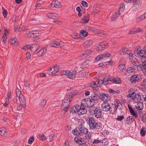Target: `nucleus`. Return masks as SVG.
<instances>
[{
	"label": "nucleus",
	"instance_id": "f257e3e1",
	"mask_svg": "<svg viewBox=\"0 0 146 146\" xmlns=\"http://www.w3.org/2000/svg\"><path fill=\"white\" fill-rule=\"evenodd\" d=\"M74 95L75 94L73 93H70L68 95L65 96L63 101L62 102L61 107L65 111V113L68 111L69 108V104Z\"/></svg>",
	"mask_w": 146,
	"mask_h": 146
},
{
	"label": "nucleus",
	"instance_id": "f03ea898",
	"mask_svg": "<svg viewBox=\"0 0 146 146\" xmlns=\"http://www.w3.org/2000/svg\"><path fill=\"white\" fill-rule=\"evenodd\" d=\"M88 111L91 115H94L97 118H100L102 116V111L100 107L94 106L90 108Z\"/></svg>",
	"mask_w": 146,
	"mask_h": 146
},
{
	"label": "nucleus",
	"instance_id": "7ed1b4c3",
	"mask_svg": "<svg viewBox=\"0 0 146 146\" xmlns=\"http://www.w3.org/2000/svg\"><path fill=\"white\" fill-rule=\"evenodd\" d=\"M134 54L136 56L139 57V56L141 57L145 58L146 50L144 49V47L142 50L140 46H138L137 48H136L134 50Z\"/></svg>",
	"mask_w": 146,
	"mask_h": 146
},
{
	"label": "nucleus",
	"instance_id": "20e7f679",
	"mask_svg": "<svg viewBox=\"0 0 146 146\" xmlns=\"http://www.w3.org/2000/svg\"><path fill=\"white\" fill-rule=\"evenodd\" d=\"M16 96H18V98L21 105H25L26 101L24 97L21 93V91L19 89L17 88L16 90Z\"/></svg>",
	"mask_w": 146,
	"mask_h": 146
},
{
	"label": "nucleus",
	"instance_id": "39448f33",
	"mask_svg": "<svg viewBox=\"0 0 146 146\" xmlns=\"http://www.w3.org/2000/svg\"><path fill=\"white\" fill-rule=\"evenodd\" d=\"M128 96L136 103L139 102L141 100V96L139 94H136L135 92L129 94Z\"/></svg>",
	"mask_w": 146,
	"mask_h": 146
},
{
	"label": "nucleus",
	"instance_id": "423d86ee",
	"mask_svg": "<svg viewBox=\"0 0 146 146\" xmlns=\"http://www.w3.org/2000/svg\"><path fill=\"white\" fill-rule=\"evenodd\" d=\"M109 46L108 43L106 41H104L100 42L97 46L96 47V49L97 51H102L106 48H107Z\"/></svg>",
	"mask_w": 146,
	"mask_h": 146
},
{
	"label": "nucleus",
	"instance_id": "0eeeda50",
	"mask_svg": "<svg viewBox=\"0 0 146 146\" xmlns=\"http://www.w3.org/2000/svg\"><path fill=\"white\" fill-rule=\"evenodd\" d=\"M141 77L138 75H134L128 78V80L131 82L135 84L139 81Z\"/></svg>",
	"mask_w": 146,
	"mask_h": 146
},
{
	"label": "nucleus",
	"instance_id": "6e6552de",
	"mask_svg": "<svg viewBox=\"0 0 146 146\" xmlns=\"http://www.w3.org/2000/svg\"><path fill=\"white\" fill-rule=\"evenodd\" d=\"M110 102H104L102 105V109L104 111H108L111 108Z\"/></svg>",
	"mask_w": 146,
	"mask_h": 146
},
{
	"label": "nucleus",
	"instance_id": "1a4fd4ad",
	"mask_svg": "<svg viewBox=\"0 0 146 146\" xmlns=\"http://www.w3.org/2000/svg\"><path fill=\"white\" fill-rule=\"evenodd\" d=\"M110 56V54L108 53H104L97 56L95 58V61L98 62L102 59H105L106 58L109 57Z\"/></svg>",
	"mask_w": 146,
	"mask_h": 146
},
{
	"label": "nucleus",
	"instance_id": "9d476101",
	"mask_svg": "<svg viewBox=\"0 0 146 146\" xmlns=\"http://www.w3.org/2000/svg\"><path fill=\"white\" fill-rule=\"evenodd\" d=\"M83 102H84V104L86 107H90V108L93 107V106L95 104L94 102L92 101L90 98L86 99L83 101Z\"/></svg>",
	"mask_w": 146,
	"mask_h": 146
},
{
	"label": "nucleus",
	"instance_id": "9b49d317",
	"mask_svg": "<svg viewBox=\"0 0 146 146\" xmlns=\"http://www.w3.org/2000/svg\"><path fill=\"white\" fill-rule=\"evenodd\" d=\"M74 141L79 145L85 144L86 142V140L85 139L83 138L80 136L75 137L74 138Z\"/></svg>",
	"mask_w": 146,
	"mask_h": 146
},
{
	"label": "nucleus",
	"instance_id": "f8f14e48",
	"mask_svg": "<svg viewBox=\"0 0 146 146\" xmlns=\"http://www.w3.org/2000/svg\"><path fill=\"white\" fill-rule=\"evenodd\" d=\"M100 99L104 102H110V97L108 94L103 93L100 95Z\"/></svg>",
	"mask_w": 146,
	"mask_h": 146
},
{
	"label": "nucleus",
	"instance_id": "ddd939ff",
	"mask_svg": "<svg viewBox=\"0 0 146 146\" xmlns=\"http://www.w3.org/2000/svg\"><path fill=\"white\" fill-rule=\"evenodd\" d=\"M88 124L90 128L93 129H94L95 125L96 122L94 119L92 117H89Z\"/></svg>",
	"mask_w": 146,
	"mask_h": 146
},
{
	"label": "nucleus",
	"instance_id": "4468645a",
	"mask_svg": "<svg viewBox=\"0 0 146 146\" xmlns=\"http://www.w3.org/2000/svg\"><path fill=\"white\" fill-rule=\"evenodd\" d=\"M109 84L112 83H115L116 84H119L121 83V80L120 78L118 77H108Z\"/></svg>",
	"mask_w": 146,
	"mask_h": 146
},
{
	"label": "nucleus",
	"instance_id": "2eb2a0df",
	"mask_svg": "<svg viewBox=\"0 0 146 146\" xmlns=\"http://www.w3.org/2000/svg\"><path fill=\"white\" fill-rule=\"evenodd\" d=\"M108 80V77H105L103 80H100L98 81L97 84H99L100 86L102 85L103 84H104L105 85H107V84H109Z\"/></svg>",
	"mask_w": 146,
	"mask_h": 146
},
{
	"label": "nucleus",
	"instance_id": "dca6fc26",
	"mask_svg": "<svg viewBox=\"0 0 146 146\" xmlns=\"http://www.w3.org/2000/svg\"><path fill=\"white\" fill-rule=\"evenodd\" d=\"M50 45L52 47H58L63 46V44L62 42L60 43L59 42L54 41L50 43Z\"/></svg>",
	"mask_w": 146,
	"mask_h": 146
},
{
	"label": "nucleus",
	"instance_id": "f3484780",
	"mask_svg": "<svg viewBox=\"0 0 146 146\" xmlns=\"http://www.w3.org/2000/svg\"><path fill=\"white\" fill-rule=\"evenodd\" d=\"M128 108L131 115L134 116L136 118H137L138 115L137 112L133 109L131 106L129 104L128 105Z\"/></svg>",
	"mask_w": 146,
	"mask_h": 146
},
{
	"label": "nucleus",
	"instance_id": "a211bd4d",
	"mask_svg": "<svg viewBox=\"0 0 146 146\" xmlns=\"http://www.w3.org/2000/svg\"><path fill=\"white\" fill-rule=\"evenodd\" d=\"M79 132L81 133V135H82V133L84 134H86L88 133V129L83 127L82 126H80L78 128Z\"/></svg>",
	"mask_w": 146,
	"mask_h": 146
},
{
	"label": "nucleus",
	"instance_id": "6ab92c4d",
	"mask_svg": "<svg viewBox=\"0 0 146 146\" xmlns=\"http://www.w3.org/2000/svg\"><path fill=\"white\" fill-rule=\"evenodd\" d=\"M47 51V49L46 48H42L37 53V55L38 57H41L44 55L46 53Z\"/></svg>",
	"mask_w": 146,
	"mask_h": 146
},
{
	"label": "nucleus",
	"instance_id": "aec40b11",
	"mask_svg": "<svg viewBox=\"0 0 146 146\" xmlns=\"http://www.w3.org/2000/svg\"><path fill=\"white\" fill-rule=\"evenodd\" d=\"M93 43V41L92 40H86L84 43V46L85 48L90 47L92 45Z\"/></svg>",
	"mask_w": 146,
	"mask_h": 146
},
{
	"label": "nucleus",
	"instance_id": "412c9836",
	"mask_svg": "<svg viewBox=\"0 0 146 146\" xmlns=\"http://www.w3.org/2000/svg\"><path fill=\"white\" fill-rule=\"evenodd\" d=\"M83 108H79V111H78V115H81L82 114H86L87 112L86 109L83 106Z\"/></svg>",
	"mask_w": 146,
	"mask_h": 146
},
{
	"label": "nucleus",
	"instance_id": "4be33fe9",
	"mask_svg": "<svg viewBox=\"0 0 146 146\" xmlns=\"http://www.w3.org/2000/svg\"><path fill=\"white\" fill-rule=\"evenodd\" d=\"M131 63L134 66V67H135L136 68L141 66V64H140L139 62L135 58H134L133 61H131Z\"/></svg>",
	"mask_w": 146,
	"mask_h": 146
},
{
	"label": "nucleus",
	"instance_id": "5701e85b",
	"mask_svg": "<svg viewBox=\"0 0 146 146\" xmlns=\"http://www.w3.org/2000/svg\"><path fill=\"white\" fill-rule=\"evenodd\" d=\"M121 15L120 12H118L115 13L112 15L110 17L111 20L112 21H114L115 20Z\"/></svg>",
	"mask_w": 146,
	"mask_h": 146
},
{
	"label": "nucleus",
	"instance_id": "b1692460",
	"mask_svg": "<svg viewBox=\"0 0 146 146\" xmlns=\"http://www.w3.org/2000/svg\"><path fill=\"white\" fill-rule=\"evenodd\" d=\"M40 46L38 44H33L32 46L31 50L33 52H35L39 48Z\"/></svg>",
	"mask_w": 146,
	"mask_h": 146
},
{
	"label": "nucleus",
	"instance_id": "393cba45",
	"mask_svg": "<svg viewBox=\"0 0 146 146\" xmlns=\"http://www.w3.org/2000/svg\"><path fill=\"white\" fill-rule=\"evenodd\" d=\"M90 97V99L92 101L94 102L95 103L98 100V95L94 93L92 94Z\"/></svg>",
	"mask_w": 146,
	"mask_h": 146
},
{
	"label": "nucleus",
	"instance_id": "a878e982",
	"mask_svg": "<svg viewBox=\"0 0 146 146\" xmlns=\"http://www.w3.org/2000/svg\"><path fill=\"white\" fill-rule=\"evenodd\" d=\"M49 18L53 19H56L57 18L58 15L54 13H49L46 15Z\"/></svg>",
	"mask_w": 146,
	"mask_h": 146
},
{
	"label": "nucleus",
	"instance_id": "bb28decb",
	"mask_svg": "<svg viewBox=\"0 0 146 146\" xmlns=\"http://www.w3.org/2000/svg\"><path fill=\"white\" fill-rule=\"evenodd\" d=\"M92 53V50H88L85 51L82 54V55L86 57L90 55Z\"/></svg>",
	"mask_w": 146,
	"mask_h": 146
},
{
	"label": "nucleus",
	"instance_id": "cd10ccee",
	"mask_svg": "<svg viewBox=\"0 0 146 146\" xmlns=\"http://www.w3.org/2000/svg\"><path fill=\"white\" fill-rule=\"evenodd\" d=\"M136 109L139 110H142L143 108V102H138L135 106Z\"/></svg>",
	"mask_w": 146,
	"mask_h": 146
},
{
	"label": "nucleus",
	"instance_id": "c85d7f7f",
	"mask_svg": "<svg viewBox=\"0 0 146 146\" xmlns=\"http://www.w3.org/2000/svg\"><path fill=\"white\" fill-rule=\"evenodd\" d=\"M6 131H5V128L4 127H2L0 129V135L3 136H6Z\"/></svg>",
	"mask_w": 146,
	"mask_h": 146
},
{
	"label": "nucleus",
	"instance_id": "c756f323",
	"mask_svg": "<svg viewBox=\"0 0 146 146\" xmlns=\"http://www.w3.org/2000/svg\"><path fill=\"white\" fill-rule=\"evenodd\" d=\"M71 36L74 39H81L82 38H81V35H80L77 33H73L72 34Z\"/></svg>",
	"mask_w": 146,
	"mask_h": 146
},
{
	"label": "nucleus",
	"instance_id": "7c9ffc66",
	"mask_svg": "<svg viewBox=\"0 0 146 146\" xmlns=\"http://www.w3.org/2000/svg\"><path fill=\"white\" fill-rule=\"evenodd\" d=\"M116 103L114 105L115 108H117V109L118 108L121 109L122 106L121 103L119 101L117 100H116Z\"/></svg>",
	"mask_w": 146,
	"mask_h": 146
},
{
	"label": "nucleus",
	"instance_id": "2f4dec72",
	"mask_svg": "<svg viewBox=\"0 0 146 146\" xmlns=\"http://www.w3.org/2000/svg\"><path fill=\"white\" fill-rule=\"evenodd\" d=\"M89 20L88 15L85 16L81 20V23H88Z\"/></svg>",
	"mask_w": 146,
	"mask_h": 146
},
{
	"label": "nucleus",
	"instance_id": "473e14b6",
	"mask_svg": "<svg viewBox=\"0 0 146 146\" xmlns=\"http://www.w3.org/2000/svg\"><path fill=\"white\" fill-rule=\"evenodd\" d=\"M52 4L54 5V7H60L61 6L60 2L58 1H53L52 3Z\"/></svg>",
	"mask_w": 146,
	"mask_h": 146
},
{
	"label": "nucleus",
	"instance_id": "72a5a7b5",
	"mask_svg": "<svg viewBox=\"0 0 146 146\" xmlns=\"http://www.w3.org/2000/svg\"><path fill=\"white\" fill-rule=\"evenodd\" d=\"M72 133L75 135L77 136H81V133L79 132L78 129L76 128L75 129L72 130Z\"/></svg>",
	"mask_w": 146,
	"mask_h": 146
},
{
	"label": "nucleus",
	"instance_id": "f704fd0d",
	"mask_svg": "<svg viewBox=\"0 0 146 146\" xmlns=\"http://www.w3.org/2000/svg\"><path fill=\"white\" fill-rule=\"evenodd\" d=\"M146 129L144 127H142L140 131V134L141 136L143 137L145 135L146 133V131L145 130Z\"/></svg>",
	"mask_w": 146,
	"mask_h": 146
},
{
	"label": "nucleus",
	"instance_id": "c9c22d12",
	"mask_svg": "<svg viewBox=\"0 0 146 146\" xmlns=\"http://www.w3.org/2000/svg\"><path fill=\"white\" fill-rule=\"evenodd\" d=\"M90 86L92 88H94V89H95V88H96L98 86L96 82L93 81L90 84Z\"/></svg>",
	"mask_w": 146,
	"mask_h": 146
},
{
	"label": "nucleus",
	"instance_id": "e433bc0d",
	"mask_svg": "<svg viewBox=\"0 0 146 146\" xmlns=\"http://www.w3.org/2000/svg\"><path fill=\"white\" fill-rule=\"evenodd\" d=\"M68 77L70 79H74L75 78L74 74H72V72H70L67 75Z\"/></svg>",
	"mask_w": 146,
	"mask_h": 146
},
{
	"label": "nucleus",
	"instance_id": "4c0bfd02",
	"mask_svg": "<svg viewBox=\"0 0 146 146\" xmlns=\"http://www.w3.org/2000/svg\"><path fill=\"white\" fill-rule=\"evenodd\" d=\"M135 69L136 68L134 67H131L127 69V71L129 73H131L134 72Z\"/></svg>",
	"mask_w": 146,
	"mask_h": 146
},
{
	"label": "nucleus",
	"instance_id": "58836bf2",
	"mask_svg": "<svg viewBox=\"0 0 146 146\" xmlns=\"http://www.w3.org/2000/svg\"><path fill=\"white\" fill-rule=\"evenodd\" d=\"M96 125H95L94 127V129H100L102 127V125L101 123L100 122H96Z\"/></svg>",
	"mask_w": 146,
	"mask_h": 146
},
{
	"label": "nucleus",
	"instance_id": "ea45409f",
	"mask_svg": "<svg viewBox=\"0 0 146 146\" xmlns=\"http://www.w3.org/2000/svg\"><path fill=\"white\" fill-rule=\"evenodd\" d=\"M38 137L40 140L42 141H44L46 139V137L45 136L42 134H39L38 136Z\"/></svg>",
	"mask_w": 146,
	"mask_h": 146
},
{
	"label": "nucleus",
	"instance_id": "a19ab883",
	"mask_svg": "<svg viewBox=\"0 0 146 146\" xmlns=\"http://www.w3.org/2000/svg\"><path fill=\"white\" fill-rule=\"evenodd\" d=\"M102 141L101 139H100L98 138L97 139H94L93 141L92 142V143L96 145L101 142Z\"/></svg>",
	"mask_w": 146,
	"mask_h": 146
},
{
	"label": "nucleus",
	"instance_id": "79ce46f5",
	"mask_svg": "<svg viewBox=\"0 0 146 146\" xmlns=\"http://www.w3.org/2000/svg\"><path fill=\"white\" fill-rule=\"evenodd\" d=\"M139 67L141 68L142 70L146 69V61L142 62V64H141V66Z\"/></svg>",
	"mask_w": 146,
	"mask_h": 146
},
{
	"label": "nucleus",
	"instance_id": "37998d69",
	"mask_svg": "<svg viewBox=\"0 0 146 146\" xmlns=\"http://www.w3.org/2000/svg\"><path fill=\"white\" fill-rule=\"evenodd\" d=\"M53 69V68L50 67L49 69L47 71V73L49 75H51L55 74V73H54V70Z\"/></svg>",
	"mask_w": 146,
	"mask_h": 146
},
{
	"label": "nucleus",
	"instance_id": "c03bdc74",
	"mask_svg": "<svg viewBox=\"0 0 146 146\" xmlns=\"http://www.w3.org/2000/svg\"><path fill=\"white\" fill-rule=\"evenodd\" d=\"M118 68L122 72H123V70L126 69L125 66L124 64H120L119 65Z\"/></svg>",
	"mask_w": 146,
	"mask_h": 146
},
{
	"label": "nucleus",
	"instance_id": "a18cd8bd",
	"mask_svg": "<svg viewBox=\"0 0 146 146\" xmlns=\"http://www.w3.org/2000/svg\"><path fill=\"white\" fill-rule=\"evenodd\" d=\"M74 110H75V113L78 114V111H79V108H80V106H79L78 105H76L74 106Z\"/></svg>",
	"mask_w": 146,
	"mask_h": 146
},
{
	"label": "nucleus",
	"instance_id": "49530a36",
	"mask_svg": "<svg viewBox=\"0 0 146 146\" xmlns=\"http://www.w3.org/2000/svg\"><path fill=\"white\" fill-rule=\"evenodd\" d=\"M11 44H13L14 45H15V46L18 45L19 43L18 42L16 41L15 39L14 38H12L11 39Z\"/></svg>",
	"mask_w": 146,
	"mask_h": 146
},
{
	"label": "nucleus",
	"instance_id": "de8ad7c7",
	"mask_svg": "<svg viewBox=\"0 0 146 146\" xmlns=\"http://www.w3.org/2000/svg\"><path fill=\"white\" fill-rule=\"evenodd\" d=\"M80 33L84 37L87 36L88 35V33L86 32L85 30H81L80 32Z\"/></svg>",
	"mask_w": 146,
	"mask_h": 146
},
{
	"label": "nucleus",
	"instance_id": "09e8293b",
	"mask_svg": "<svg viewBox=\"0 0 146 146\" xmlns=\"http://www.w3.org/2000/svg\"><path fill=\"white\" fill-rule=\"evenodd\" d=\"M127 48H124L120 50L119 52V53L121 54H124L125 53H126L125 52L127 51Z\"/></svg>",
	"mask_w": 146,
	"mask_h": 146
},
{
	"label": "nucleus",
	"instance_id": "8fccbe9b",
	"mask_svg": "<svg viewBox=\"0 0 146 146\" xmlns=\"http://www.w3.org/2000/svg\"><path fill=\"white\" fill-rule=\"evenodd\" d=\"M88 28L89 30L91 31L94 32L96 31V32L97 31V33L98 32V33H99V32L100 33V31L99 30H96L94 28L92 27H89Z\"/></svg>",
	"mask_w": 146,
	"mask_h": 146
},
{
	"label": "nucleus",
	"instance_id": "3c124183",
	"mask_svg": "<svg viewBox=\"0 0 146 146\" xmlns=\"http://www.w3.org/2000/svg\"><path fill=\"white\" fill-rule=\"evenodd\" d=\"M2 9L3 10V15L5 18H6L7 17V11L5 9L4 7H2Z\"/></svg>",
	"mask_w": 146,
	"mask_h": 146
},
{
	"label": "nucleus",
	"instance_id": "603ef678",
	"mask_svg": "<svg viewBox=\"0 0 146 146\" xmlns=\"http://www.w3.org/2000/svg\"><path fill=\"white\" fill-rule=\"evenodd\" d=\"M100 11V9L98 7H95L93 8V11L95 13H98Z\"/></svg>",
	"mask_w": 146,
	"mask_h": 146
},
{
	"label": "nucleus",
	"instance_id": "864d4df0",
	"mask_svg": "<svg viewBox=\"0 0 146 146\" xmlns=\"http://www.w3.org/2000/svg\"><path fill=\"white\" fill-rule=\"evenodd\" d=\"M54 133L52 131L50 134L49 137H50V141H52L54 139Z\"/></svg>",
	"mask_w": 146,
	"mask_h": 146
},
{
	"label": "nucleus",
	"instance_id": "5fc2aeb1",
	"mask_svg": "<svg viewBox=\"0 0 146 146\" xmlns=\"http://www.w3.org/2000/svg\"><path fill=\"white\" fill-rule=\"evenodd\" d=\"M125 5L124 4H122L120 5V7H119V10L118 12H120V11H123L125 9Z\"/></svg>",
	"mask_w": 146,
	"mask_h": 146
},
{
	"label": "nucleus",
	"instance_id": "6e6d98bb",
	"mask_svg": "<svg viewBox=\"0 0 146 146\" xmlns=\"http://www.w3.org/2000/svg\"><path fill=\"white\" fill-rule=\"evenodd\" d=\"M141 119L142 121L144 123H146V113L142 115V117Z\"/></svg>",
	"mask_w": 146,
	"mask_h": 146
},
{
	"label": "nucleus",
	"instance_id": "4d7b16f0",
	"mask_svg": "<svg viewBox=\"0 0 146 146\" xmlns=\"http://www.w3.org/2000/svg\"><path fill=\"white\" fill-rule=\"evenodd\" d=\"M18 23H15L14 25V30L15 31H18L20 28V27L18 26Z\"/></svg>",
	"mask_w": 146,
	"mask_h": 146
},
{
	"label": "nucleus",
	"instance_id": "13d9d810",
	"mask_svg": "<svg viewBox=\"0 0 146 146\" xmlns=\"http://www.w3.org/2000/svg\"><path fill=\"white\" fill-rule=\"evenodd\" d=\"M33 31L34 37H36L39 36V30Z\"/></svg>",
	"mask_w": 146,
	"mask_h": 146
},
{
	"label": "nucleus",
	"instance_id": "bf43d9fd",
	"mask_svg": "<svg viewBox=\"0 0 146 146\" xmlns=\"http://www.w3.org/2000/svg\"><path fill=\"white\" fill-rule=\"evenodd\" d=\"M124 118V116L123 115L120 116L118 115L117 116V118L116 119L117 121H122L123 119Z\"/></svg>",
	"mask_w": 146,
	"mask_h": 146
},
{
	"label": "nucleus",
	"instance_id": "052dcab7",
	"mask_svg": "<svg viewBox=\"0 0 146 146\" xmlns=\"http://www.w3.org/2000/svg\"><path fill=\"white\" fill-rule=\"evenodd\" d=\"M139 7V6L137 5V4H135L132 7L131 9L133 11H135L136 9Z\"/></svg>",
	"mask_w": 146,
	"mask_h": 146
},
{
	"label": "nucleus",
	"instance_id": "680f3d73",
	"mask_svg": "<svg viewBox=\"0 0 146 146\" xmlns=\"http://www.w3.org/2000/svg\"><path fill=\"white\" fill-rule=\"evenodd\" d=\"M34 138L33 136L31 137L28 141V143L30 144H31L34 140Z\"/></svg>",
	"mask_w": 146,
	"mask_h": 146
},
{
	"label": "nucleus",
	"instance_id": "e2e57ef3",
	"mask_svg": "<svg viewBox=\"0 0 146 146\" xmlns=\"http://www.w3.org/2000/svg\"><path fill=\"white\" fill-rule=\"evenodd\" d=\"M53 69L54 70V73H55V74L59 70V68L57 65L55 66L53 68Z\"/></svg>",
	"mask_w": 146,
	"mask_h": 146
},
{
	"label": "nucleus",
	"instance_id": "0e129e2a",
	"mask_svg": "<svg viewBox=\"0 0 146 146\" xmlns=\"http://www.w3.org/2000/svg\"><path fill=\"white\" fill-rule=\"evenodd\" d=\"M46 103V101L45 100H42L41 101L40 104L42 107H43Z\"/></svg>",
	"mask_w": 146,
	"mask_h": 146
},
{
	"label": "nucleus",
	"instance_id": "69168bd1",
	"mask_svg": "<svg viewBox=\"0 0 146 146\" xmlns=\"http://www.w3.org/2000/svg\"><path fill=\"white\" fill-rule=\"evenodd\" d=\"M117 110V108H111V110L110 111V113L114 114L116 111Z\"/></svg>",
	"mask_w": 146,
	"mask_h": 146
},
{
	"label": "nucleus",
	"instance_id": "338daca9",
	"mask_svg": "<svg viewBox=\"0 0 146 146\" xmlns=\"http://www.w3.org/2000/svg\"><path fill=\"white\" fill-rule=\"evenodd\" d=\"M130 120H131L130 116H129L128 117H127V118L126 119V122L127 123V124L129 125H130V124H131Z\"/></svg>",
	"mask_w": 146,
	"mask_h": 146
},
{
	"label": "nucleus",
	"instance_id": "774afa93",
	"mask_svg": "<svg viewBox=\"0 0 146 146\" xmlns=\"http://www.w3.org/2000/svg\"><path fill=\"white\" fill-rule=\"evenodd\" d=\"M145 18H146L145 17V15H144V14H143L142 15L139 16V17L137 19L138 20H139V21H141Z\"/></svg>",
	"mask_w": 146,
	"mask_h": 146
}]
</instances>
